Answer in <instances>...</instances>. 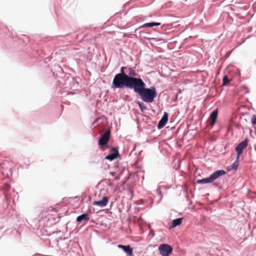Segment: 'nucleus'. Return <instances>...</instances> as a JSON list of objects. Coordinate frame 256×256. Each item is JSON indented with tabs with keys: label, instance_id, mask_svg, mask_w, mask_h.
I'll list each match as a JSON object with an SVG mask.
<instances>
[{
	"label": "nucleus",
	"instance_id": "obj_1",
	"mask_svg": "<svg viewBox=\"0 0 256 256\" xmlns=\"http://www.w3.org/2000/svg\"><path fill=\"white\" fill-rule=\"evenodd\" d=\"M54 68H50V72L54 76L60 78L58 82L62 85L64 88L72 90H78L80 87L77 78L70 76V74H64V69L60 65H54Z\"/></svg>",
	"mask_w": 256,
	"mask_h": 256
},
{
	"label": "nucleus",
	"instance_id": "obj_2",
	"mask_svg": "<svg viewBox=\"0 0 256 256\" xmlns=\"http://www.w3.org/2000/svg\"><path fill=\"white\" fill-rule=\"evenodd\" d=\"M134 91L138 94L141 100L146 102H152L157 96V92L154 87L146 88V84L142 80L138 78Z\"/></svg>",
	"mask_w": 256,
	"mask_h": 256
},
{
	"label": "nucleus",
	"instance_id": "obj_3",
	"mask_svg": "<svg viewBox=\"0 0 256 256\" xmlns=\"http://www.w3.org/2000/svg\"><path fill=\"white\" fill-rule=\"evenodd\" d=\"M138 78L116 74L113 78L111 88L114 90L127 88L134 90Z\"/></svg>",
	"mask_w": 256,
	"mask_h": 256
},
{
	"label": "nucleus",
	"instance_id": "obj_4",
	"mask_svg": "<svg viewBox=\"0 0 256 256\" xmlns=\"http://www.w3.org/2000/svg\"><path fill=\"white\" fill-rule=\"evenodd\" d=\"M141 28H140V26H139L138 28L134 30L136 36L138 38L142 37L145 39L149 40L150 44H154L155 43H154V42H160V44L166 43L168 42V40L166 39L148 38L146 36H153V32L154 31V29H153L152 30H150L149 32H146L140 30Z\"/></svg>",
	"mask_w": 256,
	"mask_h": 256
},
{
	"label": "nucleus",
	"instance_id": "obj_5",
	"mask_svg": "<svg viewBox=\"0 0 256 256\" xmlns=\"http://www.w3.org/2000/svg\"><path fill=\"white\" fill-rule=\"evenodd\" d=\"M110 135V130H106L104 134H102L98 140V146L102 151H105L108 148H110L108 142Z\"/></svg>",
	"mask_w": 256,
	"mask_h": 256
},
{
	"label": "nucleus",
	"instance_id": "obj_6",
	"mask_svg": "<svg viewBox=\"0 0 256 256\" xmlns=\"http://www.w3.org/2000/svg\"><path fill=\"white\" fill-rule=\"evenodd\" d=\"M158 250L162 256H169L173 250V248L168 244H163L159 246Z\"/></svg>",
	"mask_w": 256,
	"mask_h": 256
},
{
	"label": "nucleus",
	"instance_id": "obj_7",
	"mask_svg": "<svg viewBox=\"0 0 256 256\" xmlns=\"http://www.w3.org/2000/svg\"><path fill=\"white\" fill-rule=\"evenodd\" d=\"M218 110V108L214 109L212 111L208 118V124L211 127H213L217 121Z\"/></svg>",
	"mask_w": 256,
	"mask_h": 256
},
{
	"label": "nucleus",
	"instance_id": "obj_8",
	"mask_svg": "<svg viewBox=\"0 0 256 256\" xmlns=\"http://www.w3.org/2000/svg\"><path fill=\"white\" fill-rule=\"evenodd\" d=\"M168 114L167 112H164V115L159 120L158 125L157 128L158 130H160L168 122Z\"/></svg>",
	"mask_w": 256,
	"mask_h": 256
},
{
	"label": "nucleus",
	"instance_id": "obj_9",
	"mask_svg": "<svg viewBox=\"0 0 256 256\" xmlns=\"http://www.w3.org/2000/svg\"><path fill=\"white\" fill-rule=\"evenodd\" d=\"M248 140L246 138L240 142L235 148L236 151H239L243 152L244 150L248 146Z\"/></svg>",
	"mask_w": 256,
	"mask_h": 256
},
{
	"label": "nucleus",
	"instance_id": "obj_10",
	"mask_svg": "<svg viewBox=\"0 0 256 256\" xmlns=\"http://www.w3.org/2000/svg\"><path fill=\"white\" fill-rule=\"evenodd\" d=\"M108 202V198L106 196H104L102 200H94L93 202V204L94 206H99L101 208L104 207L106 206Z\"/></svg>",
	"mask_w": 256,
	"mask_h": 256
},
{
	"label": "nucleus",
	"instance_id": "obj_11",
	"mask_svg": "<svg viewBox=\"0 0 256 256\" xmlns=\"http://www.w3.org/2000/svg\"><path fill=\"white\" fill-rule=\"evenodd\" d=\"M226 173V170H218L214 172L210 176H211L212 179L214 182L216 180L219 178L220 177L225 175Z\"/></svg>",
	"mask_w": 256,
	"mask_h": 256
},
{
	"label": "nucleus",
	"instance_id": "obj_12",
	"mask_svg": "<svg viewBox=\"0 0 256 256\" xmlns=\"http://www.w3.org/2000/svg\"><path fill=\"white\" fill-rule=\"evenodd\" d=\"M182 218H178L172 220L171 223L170 224L169 228L172 229L178 226H180L182 222Z\"/></svg>",
	"mask_w": 256,
	"mask_h": 256
},
{
	"label": "nucleus",
	"instance_id": "obj_13",
	"mask_svg": "<svg viewBox=\"0 0 256 256\" xmlns=\"http://www.w3.org/2000/svg\"><path fill=\"white\" fill-rule=\"evenodd\" d=\"M124 253L128 256H132L134 254V250L130 245H125L123 248L122 249Z\"/></svg>",
	"mask_w": 256,
	"mask_h": 256
},
{
	"label": "nucleus",
	"instance_id": "obj_14",
	"mask_svg": "<svg viewBox=\"0 0 256 256\" xmlns=\"http://www.w3.org/2000/svg\"><path fill=\"white\" fill-rule=\"evenodd\" d=\"M214 182L210 176L207 178L199 179L196 180V183L198 184H210Z\"/></svg>",
	"mask_w": 256,
	"mask_h": 256
},
{
	"label": "nucleus",
	"instance_id": "obj_15",
	"mask_svg": "<svg viewBox=\"0 0 256 256\" xmlns=\"http://www.w3.org/2000/svg\"><path fill=\"white\" fill-rule=\"evenodd\" d=\"M90 219L88 215L86 213H83L77 216L76 221L79 223L82 222L83 221L88 220Z\"/></svg>",
	"mask_w": 256,
	"mask_h": 256
},
{
	"label": "nucleus",
	"instance_id": "obj_16",
	"mask_svg": "<svg viewBox=\"0 0 256 256\" xmlns=\"http://www.w3.org/2000/svg\"><path fill=\"white\" fill-rule=\"evenodd\" d=\"M34 222L36 224L35 228H36L38 230H42L43 228L44 223V220L36 219Z\"/></svg>",
	"mask_w": 256,
	"mask_h": 256
},
{
	"label": "nucleus",
	"instance_id": "obj_17",
	"mask_svg": "<svg viewBox=\"0 0 256 256\" xmlns=\"http://www.w3.org/2000/svg\"><path fill=\"white\" fill-rule=\"evenodd\" d=\"M110 150V154L115 156L116 157L119 158L120 156V154H119L118 149L116 147L114 146H110V148H108Z\"/></svg>",
	"mask_w": 256,
	"mask_h": 256
},
{
	"label": "nucleus",
	"instance_id": "obj_18",
	"mask_svg": "<svg viewBox=\"0 0 256 256\" xmlns=\"http://www.w3.org/2000/svg\"><path fill=\"white\" fill-rule=\"evenodd\" d=\"M134 102L137 104L139 107H140V111L142 112H144V110H146V106L145 104H144V102H141L139 100H135L134 101Z\"/></svg>",
	"mask_w": 256,
	"mask_h": 256
},
{
	"label": "nucleus",
	"instance_id": "obj_19",
	"mask_svg": "<svg viewBox=\"0 0 256 256\" xmlns=\"http://www.w3.org/2000/svg\"><path fill=\"white\" fill-rule=\"evenodd\" d=\"M117 158L118 157L111 155L109 154L106 156L104 159L102 160V163H104L106 160H109L110 162H112L116 160Z\"/></svg>",
	"mask_w": 256,
	"mask_h": 256
},
{
	"label": "nucleus",
	"instance_id": "obj_20",
	"mask_svg": "<svg viewBox=\"0 0 256 256\" xmlns=\"http://www.w3.org/2000/svg\"><path fill=\"white\" fill-rule=\"evenodd\" d=\"M238 166L239 161L235 160L234 162H233L232 164L230 166L229 170H238Z\"/></svg>",
	"mask_w": 256,
	"mask_h": 256
},
{
	"label": "nucleus",
	"instance_id": "obj_21",
	"mask_svg": "<svg viewBox=\"0 0 256 256\" xmlns=\"http://www.w3.org/2000/svg\"><path fill=\"white\" fill-rule=\"evenodd\" d=\"M152 27H154L152 22L145 23L144 24L140 26V28H152Z\"/></svg>",
	"mask_w": 256,
	"mask_h": 256
},
{
	"label": "nucleus",
	"instance_id": "obj_22",
	"mask_svg": "<svg viewBox=\"0 0 256 256\" xmlns=\"http://www.w3.org/2000/svg\"><path fill=\"white\" fill-rule=\"evenodd\" d=\"M126 66H122L120 68V73L117 74H120L123 76H129L125 72H124V69H126Z\"/></svg>",
	"mask_w": 256,
	"mask_h": 256
},
{
	"label": "nucleus",
	"instance_id": "obj_23",
	"mask_svg": "<svg viewBox=\"0 0 256 256\" xmlns=\"http://www.w3.org/2000/svg\"><path fill=\"white\" fill-rule=\"evenodd\" d=\"M130 72L128 73V76L130 77L135 78L137 76L136 72L133 70L132 68H129Z\"/></svg>",
	"mask_w": 256,
	"mask_h": 256
},
{
	"label": "nucleus",
	"instance_id": "obj_24",
	"mask_svg": "<svg viewBox=\"0 0 256 256\" xmlns=\"http://www.w3.org/2000/svg\"><path fill=\"white\" fill-rule=\"evenodd\" d=\"M229 82V78L227 76H224L222 80V84L224 86H226L228 85V82Z\"/></svg>",
	"mask_w": 256,
	"mask_h": 256
},
{
	"label": "nucleus",
	"instance_id": "obj_25",
	"mask_svg": "<svg viewBox=\"0 0 256 256\" xmlns=\"http://www.w3.org/2000/svg\"><path fill=\"white\" fill-rule=\"evenodd\" d=\"M251 122L252 125L256 126V115L254 114L252 116V118H251Z\"/></svg>",
	"mask_w": 256,
	"mask_h": 256
},
{
	"label": "nucleus",
	"instance_id": "obj_26",
	"mask_svg": "<svg viewBox=\"0 0 256 256\" xmlns=\"http://www.w3.org/2000/svg\"><path fill=\"white\" fill-rule=\"evenodd\" d=\"M236 160L239 161L240 157V155H241L243 152H239V151H236Z\"/></svg>",
	"mask_w": 256,
	"mask_h": 256
},
{
	"label": "nucleus",
	"instance_id": "obj_27",
	"mask_svg": "<svg viewBox=\"0 0 256 256\" xmlns=\"http://www.w3.org/2000/svg\"><path fill=\"white\" fill-rule=\"evenodd\" d=\"M110 168V164L107 163H103V168L105 170Z\"/></svg>",
	"mask_w": 256,
	"mask_h": 256
},
{
	"label": "nucleus",
	"instance_id": "obj_28",
	"mask_svg": "<svg viewBox=\"0 0 256 256\" xmlns=\"http://www.w3.org/2000/svg\"><path fill=\"white\" fill-rule=\"evenodd\" d=\"M153 22V26H160V24H161V23L159 22Z\"/></svg>",
	"mask_w": 256,
	"mask_h": 256
},
{
	"label": "nucleus",
	"instance_id": "obj_29",
	"mask_svg": "<svg viewBox=\"0 0 256 256\" xmlns=\"http://www.w3.org/2000/svg\"><path fill=\"white\" fill-rule=\"evenodd\" d=\"M207 75H208V74H207L206 72H202V76L203 78L204 79L206 78V76H207Z\"/></svg>",
	"mask_w": 256,
	"mask_h": 256
},
{
	"label": "nucleus",
	"instance_id": "obj_30",
	"mask_svg": "<svg viewBox=\"0 0 256 256\" xmlns=\"http://www.w3.org/2000/svg\"><path fill=\"white\" fill-rule=\"evenodd\" d=\"M100 120V118H96L95 119V120L92 122V125H94V126H96L95 124L97 122Z\"/></svg>",
	"mask_w": 256,
	"mask_h": 256
},
{
	"label": "nucleus",
	"instance_id": "obj_31",
	"mask_svg": "<svg viewBox=\"0 0 256 256\" xmlns=\"http://www.w3.org/2000/svg\"><path fill=\"white\" fill-rule=\"evenodd\" d=\"M245 42H246V40H244L242 42H239L238 44H237L236 47L240 46L242 44H244Z\"/></svg>",
	"mask_w": 256,
	"mask_h": 256
},
{
	"label": "nucleus",
	"instance_id": "obj_32",
	"mask_svg": "<svg viewBox=\"0 0 256 256\" xmlns=\"http://www.w3.org/2000/svg\"><path fill=\"white\" fill-rule=\"evenodd\" d=\"M243 88H244V89H246V92H247V93H248V92H249V90H248V88L246 86H243Z\"/></svg>",
	"mask_w": 256,
	"mask_h": 256
},
{
	"label": "nucleus",
	"instance_id": "obj_33",
	"mask_svg": "<svg viewBox=\"0 0 256 256\" xmlns=\"http://www.w3.org/2000/svg\"><path fill=\"white\" fill-rule=\"evenodd\" d=\"M110 174L113 177H114L116 176V173L114 172H110Z\"/></svg>",
	"mask_w": 256,
	"mask_h": 256
},
{
	"label": "nucleus",
	"instance_id": "obj_34",
	"mask_svg": "<svg viewBox=\"0 0 256 256\" xmlns=\"http://www.w3.org/2000/svg\"><path fill=\"white\" fill-rule=\"evenodd\" d=\"M124 246H125V245H123V244H118V248H120L122 249V248H123L124 247Z\"/></svg>",
	"mask_w": 256,
	"mask_h": 256
},
{
	"label": "nucleus",
	"instance_id": "obj_35",
	"mask_svg": "<svg viewBox=\"0 0 256 256\" xmlns=\"http://www.w3.org/2000/svg\"><path fill=\"white\" fill-rule=\"evenodd\" d=\"M114 168H115V170H118V164H115L114 165Z\"/></svg>",
	"mask_w": 256,
	"mask_h": 256
},
{
	"label": "nucleus",
	"instance_id": "obj_36",
	"mask_svg": "<svg viewBox=\"0 0 256 256\" xmlns=\"http://www.w3.org/2000/svg\"><path fill=\"white\" fill-rule=\"evenodd\" d=\"M219 184H220L218 182H215L214 183V185L216 186H219Z\"/></svg>",
	"mask_w": 256,
	"mask_h": 256
},
{
	"label": "nucleus",
	"instance_id": "obj_37",
	"mask_svg": "<svg viewBox=\"0 0 256 256\" xmlns=\"http://www.w3.org/2000/svg\"><path fill=\"white\" fill-rule=\"evenodd\" d=\"M156 190H157V192H158V193H159L160 194H161L160 189V188H158Z\"/></svg>",
	"mask_w": 256,
	"mask_h": 256
},
{
	"label": "nucleus",
	"instance_id": "obj_38",
	"mask_svg": "<svg viewBox=\"0 0 256 256\" xmlns=\"http://www.w3.org/2000/svg\"><path fill=\"white\" fill-rule=\"evenodd\" d=\"M230 52H226V57H228V56L230 55Z\"/></svg>",
	"mask_w": 256,
	"mask_h": 256
},
{
	"label": "nucleus",
	"instance_id": "obj_39",
	"mask_svg": "<svg viewBox=\"0 0 256 256\" xmlns=\"http://www.w3.org/2000/svg\"><path fill=\"white\" fill-rule=\"evenodd\" d=\"M60 240H62V238H60V237L58 238V240H56L57 242H58Z\"/></svg>",
	"mask_w": 256,
	"mask_h": 256
},
{
	"label": "nucleus",
	"instance_id": "obj_40",
	"mask_svg": "<svg viewBox=\"0 0 256 256\" xmlns=\"http://www.w3.org/2000/svg\"><path fill=\"white\" fill-rule=\"evenodd\" d=\"M32 256H40V254H34Z\"/></svg>",
	"mask_w": 256,
	"mask_h": 256
},
{
	"label": "nucleus",
	"instance_id": "obj_41",
	"mask_svg": "<svg viewBox=\"0 0 256 256\" xmlns=\"http://www.w3.org/2000/svg\"><path fill=\"white\" fill-rule=\"evenodd\" d=\"M56 219H58V222L60 220V218H58V217H57L56 218Z\"/></svg>",
	"mask_w": 256,
	"mask_h": 256
},
{
	"label": "nucleus",
	"instance_id": "obj_42",
	"mask_svg": "<svg viewBox=\"0 0 256 256\" xmlns=\"http://www.w3.org/2000/svg\"><path fill=\"white\" fill-rule=\"evenodd\" d=\"M172 66V67H175V65H174V64H172V65H170Z\"/></svg>",
	"mask_w": 256,
	"mask_h": 256
},
{
	"label": "nucleus",
	"instance_id": "obj_43",
	"mask_svg": "<svg viewBox=\"0 0 256 256\" xmlns=\"http://www.w3.org/2000/svg\"><path fill=\"white\" fill-rule=\"evenodd\" d=\"M58 232H53L52 234H57Z\"/></svg>",
	"mask_w": 256,
	"mask_h": 256
},
{
	"label": "nucleus",
	"instance_id": "obj_44",
	"mask_svg": "<svg viewBox=\"0 0 256 256\" xmlns=\"http://www.w3.org/2000/svg\"><path fill=\"white\" fill-rule=\"evenodd\" d=\"M116 178L117 180H119V179H120V178L117 177V178Z\"/></svg>",
	"mask_w": 256,
	"mask_h": 256
},
{
	"label": "nucleus",
	"instance_id": "obj_45",
	"mask_svg": "<svg viewBox=\"0 0 256 256\" xmlns=\"http://www.w3.org/2000/svg\"><path fill=\"white\" fill-rule=\"evenodd\" d=\"M186 198L188 200V196H186Z\"/></svg>",
	"mask_w": 256,
	"mask_h": 256
}]
</instances>
